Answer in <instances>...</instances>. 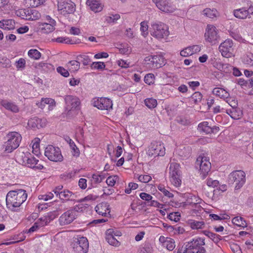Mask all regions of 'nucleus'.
Segmentation results:
<instances>
[{
	"instance_id": "obj_16",
	"label": "nucleus",
	"mask_w": 253,
	"mask_h": 253,
	"mask_svg": "<svg viewBox=\"0 0 253 253\" xmlns=\"http://www.w3.org/2000/svg\"><path fill=\"white\" fill-rule=\"evenodd\" d=\"M233 42L230 39L226 40L222 42L218 48L221 55L226 58L231 57L233 51Z\"/></svg>"
},
{
	"instance_id": "obj_31",
	"label": "nucleus",
	"mask_w": 253,
	"mask_h": 253,
	"mask_svg": "<svg viewBox=\"0 0 253 253\" xmlns=\"http://www.w3.org/2000/svg\"><path fill=\"white\" fill-rule=\"evenodd\" d=\"M165 65L164 58L160 55H154V60H152V65L156 68H159Z\"/></svg>"
},
{
	"instance_id": "obj_28",
	"label": "nucleus",
	"mask_w": 253,
	"mask_h": 253,
	"mask_svg": "<svg viewBox=\"0 0 253 253\" xmlns=\"http://www.w3.org/2000/svg\"><path fill=\"white\" fill-rule=\"evenodd\" d=\"M15 22L12 19H5L0 21V28L5 30L13 29Z\"/></svg>"
},
{
	"instance_id": "obj_7",
	"label": "nucleus",
	"mask_w": 253,
	"mask_h": 253,
	"mask_svg": "<svg viewBox=\"0 0 253 253\" xmlns=\"http://www.w3.org/2000/svg\"><path fill=\"white\" fill-rule=\"evenodd\" d=\"M18 162L22 165L32 169H42L43 168L42 165L38 164L39 160L30 153H22L18 158Z\"/></svg>"
},
{
	"instance_id": "obj_57",
	"label": "nucleus",
	"mask_w": 253,
	"mask_h": 253,
	"mask_svg": "<svg viewBox=\"0 0 253 253\" xmlns=\"http://www.w3.org/2000/svg\"><path fill=\"white\" fill-rule=\"evenodd\" d=\"M180 216V214L178 212H172L169 214L168 218L172 221L177 222L179 220Z\"/></svg>"
},
{
	"instance_id": "obj_35",
	"label": "nucleus",
	"mask_w": 253,
	"mask_h": 253,
	"mask_svg": "<svg viewBox=\"0 0 253 253\" xmlns=\"http://www.w3.org/2000/svg\"><path fill=\"white\" fill-rule=\"evenodd\" d=\"M51 220V218L49 215H45L39 218L36 223L40 228L47 225Z\"/></svg>"
},
{
	"instance_id": "obj_3",
	"label": "nucleus",
	"mask_w": 253,
	"mask_h": 253,
	"mask_svg": "<svg viewBox=\"0 0 253 253\" xmlns=\"http://www.w3.org/2000/svg\"><path fill=\"white\" fill-rule=\"evenodd\" d=\"M151 35L157 38L162 39L169 35L168 26L161 22H153L151 24Z\"/></svg>"
},
{
	"instance_id": "obj_34",
	"label": "nucleus",
	"mask_w": 253,
	"mask_h": 253,
	"mask_svg": "<svg viewBox=\"0 0 253 253\" xmlns=\"http://www.w3.org/2000/svg\"><path fill=\"white\" fill-rule=\"evenodd\" d=\"M169 174H181L180 170V165L175 162H171L169 164Z\"/></svg>"
},
{
	"instance_id": "obj_11",
	"label": "nucleus",
	"mask_w": 253,
	"mask_h": 253,
	"mask_svg": "<svg viewBox=\"0 0 253 253\" xmlns=\"http://www.w3.org/2000/svg\"><path fill=\"white\" fill-rule=\"evenodd\" d=\"M46 20L48 23H38L36 25L37 31L42 34H48L54 30L55 21L52 19L49 16H46Z\"/></svg>"
},
{
	"instance_id": "obj_55",
	"label": "nucleus",
	"mask_w": 253,
	"mask_h": 253,
	"mask_svg": "<svg viewBox=\"0 0 253 253\" xmlns=\"http://www.w3.org/2000/svg\"><path fill=\"white\" fill-rule=\"evenodd\" d=\"M118 177L116 175L109 176L106 181V183L110 186H113L116 183Z\"/></svg>"
},
{
	"instance_id": "obj_49",
	"label": "nucleus",
	"mask_w": 253,
	"mask_h": 253,
	"mask_svg": "<svg viewBox=\"0 0 253 253\" xmlns=\"http://www.w3.org/2000/svg\"><path fill=\"white\" fill-rule=\"evenodd\" d=\"M215 10L210 8H206L203 10V14L211 18L215 17Z\"/></svg>"
},
{
	"instance_id": "obj_30",
	"label": "nucleus",
	"mask_w": 253,
	"mask_h": 253,
	"mask_svg": "<svg viewBox=\"0 0 253 253\" xmlns=\"http://www.w3.org/2000/svg\"><path fill=\"white\" fill-rule=\"evenodd\" d=\"M58 197L63 201L72 200L74 198V194L68 190H64L61 192Z\"/></svg>"
},
{
	"instance_id": "obj_32",
	"label": "nucleus",
	"mask_w": 253,
	"mask_h": 253,
	"mask_svg": "<svg viewBox=\"0 0 253 253\" xmlns=\"http://www.w3.org/2000/svg\"><path fill=\"white\" fill-rule=\"evenodd\" d=\"M28 12L27 13V20H36L41 17V14L35 9L28 8Z\"/></svg>"
},
{
	"instance_id": "obj_8",
	"label": "nucleus",
	"mask_w": 253,
	"mask_h": 253,
	"mask_svg": "<svg viewBox=\"0 0 253 253\" xmlns=\"http://www.w3.org/2000/svg\"><path fill=\"white\" fill-rule=\"evenodd\" d=\"M80 209L79 206H76L63 213L59 219L60 224L67 225L72 222L78 216Z\"/></svg>"
},
{
	"instance_id": "obj_42",
	"label": "nucleus",
	"mask_w": 253,
	"mask_h": 253,
	"mask_svg": "<svg viewBox=\"0 0 253 253\" xmlns=\"http://www.w3.org/2000/svg\"><path fill=\"white\" fill-rule=\"evenodd\" d=\"M144 103L146 106L150 109H153L157 105V100L152 98L145 99Z\"/></svg>"
},
{
	"instance_id": "obj_17",
	"label": "nucleus",
	"mask_w": 253,
	"mask_h": 253,
	"mask_svg": "<svg viewBox=\"0 0 253 253\" xmlns=\"http://www.w3.org/2000/svg\"><path fill=\"white\" fill-rule=\"evenodd\" d=\"M157 7L161 11L171 13L174 11L175 7L169 0H153Z\"/></svg>"
},
{
	"instance_id": "obj_43",
	"label": "nucleus",
	"mask_w": 253,
	"mask_h": 253,
	"mask_svg": "<svg viewBox=\"0 0 253 253\" xmlns=\"http://www.w3.org/2000/svg\"><path fill=\"white\" fill-rule=\"evenodd\" d=\"M106 177L105 174H93L92 175V180L96 184L99 183Z\"/></svg>"
},
{
	"instance_id": "obj_29",
	"label": "nucleus",
	"mask_w": 253,
	"mask_h": 253,
	"mask_svg": "<svg viewBox=\"0 0 253 253\" xmlns=\"http://www.w3.org/2000/svg\"><path fill=\"white\" fill-rule=\"evenodd\" d=\"M233 14L235 17L240 19H245L248 16V12L245 7L235 9L233 11Z\"/></svg>"
},
{
	"instance_id": "obj_61",
	"label": "nucleus",
	"mask_w": 253,
	"mask_h": 253,
	"mask_svg": "<svg viewBox=\"0 0 253 253\" xmlns=\"http://www.w3.org/2000/svg\"><path fill=\"white\" fill-rule=\"evenodd\" d=\"M202 250L200 251L194 248L191 247H188L187 245H185V253H201Z\"/></svg>"
},
{
	"instance_id": "obj_5",
	"label": "nucleus",
	"mask_w": 253,
	"mask_h": 253,
	"mask_svg": "<svg viewBox=\"0 0 253 253\" xmlns=\"http://www.w3.org/2000/svg\"><path fill=\"white\" fill-rule=\"evenodd\" d=\"M67 115L72 116L77 114V110L80 105L79 99L72 95H66L64 98Z\"/></svg>"
},
{
	"instance_id": "obj_38",
	"label": "nucleus",
	"mask_w": 253,
	"mask_h": 253,
	"mask_svg": "<svg viewBox=\"0 0 253 253\" xmlns=\"http://www.w3.org/2000/svg\"><path fill=\"white\" fill-rule=\"evenodd\" d=\"M190 227L193 229H202L204 227L205 223L204 221L191 220L189 221Z\"/></svg>"
},
{
	"instance_id": "obj_6",
	"label": "nucleus",
	"mask_w": 253,
	"mask_h": 253,
	"mask_svg": "<svg viewBox=\"0 0 253 253\" xmlns=\"http://www.w3.org/2000/svg\"><path fill=\"white\" fill-rule=\"evenodd\" d=\"M196 167H199L201 177L203 179L205 178L211 169V164L209 158L204 155L199 156L196 162Z\"/></svg>"
},
{
	"instance_id": "obj_39",
	"label": "nucleus",
	"mask_w": 253,
	"mask_h": 253,
	"mask_svg": "<svg viewBox=\"0 0 253 253\" xmlns=\"http://www.w3.org/2000/svg\"><path fill=\"white\" fill-rule=\"evenodd\" d=\"M77 60L85 66L88 65L91 62L89 56L85 54L79 55L77 56Z\"/></svg>"
},
{
	"instance_id": "obj_48",
	"label": "nucleus",
	"mask_w": 253,
	"mask_h": 253,
	"mask_svg": "<svg viewBox=\"0 0 253 253\" xmlns=\"http://www.w3.org/2000/svg\"><path fill=\"white\" fill-rule=\"evenodd\" d=\"M91 67L92 69L102 70L105 68V64L102 62H94L91 64Z\"/></svg>"
},
{
	"instance_id": "obj_21",
	"label": "nucleus",
	"mask_w": 253,
	"mask_h": 253,
	"mask_svg": "<svg viewBox=\"0 0 253 253\" xmlns=\"http://www.w3.org/2000/svg\"><path fill=\"white\" fill-rule=\"evenodd\" d=\"M0 104L6 110L14 113H18L20 111V108L18 106L13 102L9 101L5 99H2L0 102Z\"/></svg>"
},
{
	"instance_id": "obj_45",
	"label": "nucleus",
	"mask_w": 253,
	"mask_h": 253,
	"mask_svg": "<svg viewBox=\"0 0 253 253\" xmlns=\"http://www.w3.org/2000/svg\"><path fill=\"white\" fill-rule=\"evenodd\" d=\"M40 139L39 138H35L34 140V142L33 144L32 148H33V153H34L35 155H38L40 154Z\"/></svg>"
},
{
	"instance_id": "obj_62",
	"label": "nucleus",
	"mask_w": 253,
	"mask_h": 253,
	"mask_svg": "<svg viewBox=\"0 0 253 253\" xmlns=\"http://www.w3.org/2000/svg\"><path fill=\"white\" fill-rule=\"evenodd\" d=\"M138 178L139 181L143 183H147L152 179L151 177L149 175H140Z\"/></svg>"
},
{
	"instance_id": "obj_46",
	"label": "nucleus",
	"mask_w": 253,
	"mask_h": 253,
	"mask_svg": "<svg viewBox=\"0 0 253 253\" xmlns=\"http://www.w3.org/2000/svg\"><path fill=\"white\" fill-rule=\"evenodd\" d=\"M28 12V9H20L15 11V14L22 19L27 20Z\"/></svg>"
},
{
	"instance_id": "obj_59",
	"label": "nucleus",
	"mask_w": 253,
	"mask_h": 253,
	"mask_svg": "<svg viewBox=\"0 0 253 253\" xmlns=\"http://www.w3.org/2000/svg\"><path fill=\"white\" fill-rule=\"evenodd\" d=\"M193 54L190 46L187 47L180 51V55L183 57H187Z\"/></svg>"
},
{
	"instance_id": "obj_54",
	"label": "nucleus",
	"mask_w": 253,
	"mask_h": 253,
	"mask_svg": "<svg viewBox=\"0 0 253 253\" xmlns=\"http://www.w3.org/2000/svg\"><path fill=\"white\" fill-rule=\"evenodd\" d=\"M243 62L249 66H253V55H247L244 57Z\"/></svg>"
},
{
	"instance_id": "obj_41",
	"label": "nucleus",
	"mask_w": 253,
	"mask_h": 253,
	"mask_svg": "<svg viewBox=\"0 0 253 253\" xmlns=\"http://www.w3.org/2000/svg\"><path fill=\"white\" fill-rule=\"evenodd\" d=\"M28 56L35 60H38L41 57V53L36 49H31L28 52Z\"/></svg>"
},
{
	"instance_id": "obj_15",
	"label": "nucleus",
	"mask_w": 253,
	"mask_h": 253,
	"mask_svg": "<svg viewBox=\"0 0 253 253\" xmlns=\"http://www.w3.org/2000/svg\"><path fill=\"white\" fill-rule=\"evenodd\" d=\"M148 153L151 156H163L165 154V148L160 142L154 141L151 143Z\"/></svg>"
},
{
	"instance_id": "obj_22",
	"label": "nucleus",
	"mask_w": 253,
	"mask_h": 253,
	"mask_svg": "<svg viewBox=\"0 0 253 253\" xmlns=\"http://www.w3.org/2000/svg\"><path fill=\"white\" fill-rule=\"evenodd\" d=\"M109 205L106 202H102L95 207L96 211L100 215L104 216L110 215V209Z\"/></svg>"
},
{
	"instance_id": "obj_26",
	"label": "nucleus",
	"mask_w": 253,
	"mask_h": 253,
	"mask_svg": "<svg viewBox=\"0 0 253 253\" xmlns=\"http://www.w3.org/2000/svg\"><path fill=\"white\" fill-rule=\"evenodd\" d=\"M36 104L39 108L41 109H43L45 107V105L48 104L49 105L48 109H52L53 106H54L55 105V101L54 100L51 98H42L41 101L40 102H37Z\"/></svg>"
},
{
	"instance_id": "obj_24",
	"label": "nucleus",
	"mask_w": 253,
	"mask_h": 253,
	"mask_svg": "<svg viewBox=\"0 0 253 253\" xmlns=\"http://www.w3.org/2000/svg\"><path fill=\"white\" fill-rule=\"evenodd\" d=\"M86 4L95 12H100L103 9V6L99 0H87Z\"/></svg>"
},
{
	"instance_id": "obj_1",
	"label": "nucleus",
	"mask_w": 253,
	"mask_h": 253,
	"mask_svg": "<svg viewBox=\"0 0 253 253\" xmlns=\"http://www.w3.org/2000/svg\"><path fill=\"white\" fill-rule=\"evenodd\" d=\"M27 194L23 189L10 191L6 195V203L7 208L14 211L15 208L19 207L26 201Z\"/></svg>"
},
{
	"instance_id": "obj_13",
	"label": "nucleus",
	"mask_w": 253,
	"mask_h": 253,
	"mask_svg": "<svg viewBox=\"0 0 253 253\" xmlns=\"http://www.w3.org/2000/svg\"><path fill=\"white\" fill-rule=\"evenodd\" d=\"M206 40L211 44H215L218 42L219 38L218 35V30L212 25H208L205 34Z\"/></svg>"
},
{
	"instance_id": "obj_37",
	"label": "nucleus",
	"mask_w": 253,
	"mask_h": 253,
	"mask_svg": "<svg viewBox=\"0 0 253 253\" xmlns=\"http://www.w3.org/2000/svg\"><path fill=\"white\" fill-rule=\"evenodd\" d=\"M69 70L72 72H75L79 70L80 62L77 60L70 61L67 64Z\"/></svg>"
},
{
	"instance_id": "obj_12",
	"label": "nucleus",
	"mask_w": 253,
	"mask_h": 253,
	"mask_svg": "<svg viewBox=\"0 0 253 253\" xmlns=\"http://www.w3.org/2000/svg\"><path fill=\"white\" fill-rule=\"evenodd\" d=\"M58 9L64 15L73 13L75 11V4L71 0H57Z\"/></svg>"
},
{
	"instance_id": "obj_20",
	"label": "nucleus",
	"mask_w": 253,
	"mask_h": 253,
	"mask_svg": "<svg viewBox=\"0 0 253 253\" xmlns=\"http://www.w3.org/2000/svg\"><path fill=\"white\" fill-rule=\"evenodd\" d=\"M45 125L46 120L45 119H40L36 117L31 118L28 122V126L33 129L43 127Z\"/></svg>"
},
{
	"instance_id": "obj_18",
	"label": "nucleus",
	"mask_w": 253,
	"mask_h": 253,
	"mask_svg": "<svg viewBox=\"0 0 253 253\" xmlns=\"http://www.w3.org/2000/svg\"><path fill=\"white\" fill-rule=\"evenodd\" d=\"M198 129L199 131L204 132L206 134L211 133L216 134L219 131V128L216 126L211 127L209 125L208 122H203L199 124Z\"/></svg>"
},
{
	"instance_id": "obj_2",
	"label": "nucleus",
	"mask_w": 253,
	"mask_h": 253,
	"mask_svg": "<svg viewBox=\"0 0 253 253\" xmlns=\"http://www.w3.org/2000/svg\"><path fill=\"white\" fill-rule=\"evenodd\" d=\"M5 138L6 141L2 145V149L5 153H9L19 146L22 137L17 132L12 131L9 132Z\"/></svg>"
},
{
	"instance_id": "obj_60",
	"label": "nucleus",
	"mask_w": 253,
	"mask_h": 253,
	"mask_svg": "<svg viewBox=\"0 0 253 253\" xmlns=\"http://www.w3.org/2000/svg\"><path fill=\"white\" fill-rule=\"evenodd\" d=\"M57 72L64 77H68L69 76V72L62 67L57 68Z\"/></svg>"
},
{
	"instance_id": "obj_10",
	"label": "nucleus",
	"mask_w": 253,
	"mask_h": 253,
	"mask_svg": "<svg viewBox=\"0 0 253 253\" xmlns=\"http://www.w3.org/2000/svg\"><path fill=\"white\" fill-rule=\"evenodd\" d=\"M72 246L74 251L78 253H86L88 251L89 244L85 237H79L74 240Z\"/></svg>"
},
{
	"instance_id": "obj_44",
	"label": "nucleus",
	"mask_w": 253,
	"mask_h": 253,
	"mask_svg": "<svg viewBox=\"0 0 253 253\" xmlns=\"http://www.w3.org/2000/svg\"><path fill=\"white\" fill-rule=\"evenodd\" d=\"M203 95L199 91L195 92L191 96V101L193 102L195 104H197L201 101Z\"/></svg>"
},
{
	"instance_id": "obj_25",
	"label": "nucleus",
	"mask_w": 253,
	"mask_h": 253,
	"mask_svg": "<svg viewBox=\"0 0 253 253\" xmlns=\"http://www.w3.org/2000/svg\"><path fill=\"white\" fill-rule=\"evenodd\" d=\"M226 113L234 120L239 119L243 115L242 110L237 107L226 109Z\"/></svg>"
},
{
	"instance_id": "obj_36",
	"label": "nucleus",
	"mask_w": 253,
	"mask_h": 253,
	"mask_svg": "<svg viewBox=\"0 0 253 253\" xmlns=\"http://www.w3.org/2000/svg\"><path fill=\"white\" fill-rule=\"evenodd\" d=\"M232 223L239 227H246L247 224L246 221L240 216H236L234 217L232 220Z\"/></svg>"
},
{
	"instance_id": "obj_53",
	"label": "nucleus",
	"mask_w": 253,
	"mask_h": 253,
	"mask_svg": "<svg viewBox=\"0 0 253 253\" xmlns=\"http://www.w3.org/2000/svg\"><path fill=\"white\" fill-rule=\"evenodd\" d=\"M25 65L26 61L23 58H20L15 62V66L17 69H23L25 68Z\"/></svg>"
},
{
	"instance_id": "obj_58",
	"label": "nucleus",
	"mask_w": 253,
	"mask_h": 253,
	"mask_svg": "<svg viewBox=\"0 0 253 253\" xmlns=\"http://www.w3.org/2000/svg\"><path fill=\"white\" fill-rule=\"evenodd\" d=\"M154 76L153 74H148L144 77V82L146 84H150L154 82Z\"/></svg>"
},
{
	"instance_id": "obj_27",
	"label": "nucleus",
	"mask_w": 253,
	"mask_h": 253,
	"mask_svg": "<svg viewBox=\"0 0 253 253\" xmlns=\"http://www.w3.org/2000/svg\"><path fill=\"white\" fill-rule=\"evenodd\" d=\"M212 93L224 100L228 99L230 96L229 93L226 90L219 87H215L212 90Z\"/></svg>"
},
{
	"instance_id": "obj_40",
	"label": "nucleus",
	"mask_w": 253,
	"mask_h": 253,
	"mask_svg": "<svg viewBox=\"0 0 253 253\" xmlns=\"http://www.w3.org/2000/svg\"><path fill=\"white\" fill-rule=\"evenodd\" d=\"M46 0H25L27 6L37 7L45 1Z\"/></svg>"
},
{
	"instance_id": "obj_9",
	"label": "nucleus",
	"mask_w": 253,
	"mask_h": 253,
	"mask_svg": "<svg viewBox=\"0 0 253 253\" xmlns=\"http://www.w3.org/2000/svg\"><path fill=\"white\" fill-rule=\"evenodd\" d=\"M44 155L53 162H61L63 158L60 148L51 145L45 148Z\"/></svg>"
},
{
	"instance_id": "obj_52",
	"label": "nucleus",
	"mask_w": 253,
	"mask_h": 253,
	"mask_svg": "<svg viewBox=\"0 0 253 253\" xmlns=\"http://www.w3.org/2000/svg\"><path fill=\"white\" fill-rule=\"evenodd\" d=\"M140 25H141L140 30L142 32V34L143 36L145 37L148 34V26L147 25V22L146 21H143L141 23Z\"/></svg>"
},
{
	"instance_id": "obj_14",
	"label": "nucleus",
	"mask_w": 253,
	"mask_h": 253,
	"mask_svg": "<svg viewBox=\"0 0 253 253\" xmlns=\"http://www.w3.org/2000/svg\"><path fill=\"white\" fill-rule=\"evenodd\" d=\"M93 105L102 110L110 111L112 109V100L106 97L95 98L93 99Z\"/></svg>"
},
{
	"instance_id": "obj_4",
	"label": "nucleus",
	"mask_w": 253,
	"mask_h": 253,
	"mask_svg": "<svg viewBox=\"0 0 253 253\" xmlns=\"http://www.w3.org/2000/svg\"><path fill=\"white\" fill-rule=\"evenodd\" d=\"M229 183L235 184V189L238 190L243 187L246 182V173L241 170H234L228 176Z\"/></svg>"
},
{
	"instance_id": "obj_50",
	"label": "nucleus",
	"mask_w": 253,
	"mask_h": 253,
	"mask_svg": "<svg viewBox=\"0 0 253 253\" xmlns=\"http://www.w3.org/2000/svg\"><path fill=\"white\" fill-rule=\"evenodd\" d=\"M158 189L159 191L162 192L165 196H167L169 198H172L173 197V195L171 193L169 192L168 190L166 189L164 185H159L158 186Z\"/></svg>"
},
{
	"instance_id": "obj_47",
	"label": "nucleus",
	"mask_w": 253,
	"mask_h": 253,
	"mask_svg": "<svg viewBox=\"0 0 253 253\" xmlns=\"http://www.w3.org/2000/svg\"><path fill=\"white\" fill-rule=\"evenodd\" d=\"M120 18L119 14H111L106 17L105 20L108 23H115Z\"/></svg>"
},
{
	"instance_id": "obj_56",
	"label": "nucleus",
	"mask_w": 253,
	"mask_h": 253,
	"mask_svg": "<svg viewBox=\"0 0 253 253\" xmlns=\"http://www.w3.org/2000/svg\"><path fill=\"white\" fill-rule=\"evenodd\" d=\"M138 188V184L135 183L130 182L128 184V187L125 189V193L130 194L132 190L136 189Z\"/></svg>"
},
{
	"instance_id": "obj_63",
	"label": "nucleus",
	"mask_w": 253,
	"mask_h": 253,
	"mask_svg": "<svg viewBox=\"0 0 253 253\" xmlns=\"http://www.w3.org/2000/svg\"><path fill=\"white\" fill-rule=\"evenodd\" d=\"M54 41L59 43H73L69 38L59 37L56 38Z\"/></svg>"
},
{
	"instance_id": "obj_33",
	"label": "nucleus",
	"mask_w": 253,
	"mask_h": 253,
	"mask_svg": "<svg viewBox=\"0 0 253 253\" xmlns=\"http://www.w3.org/2000/svg\"><path fill=\"white\" fill-rule=\"evenodd\" d=\"M181 175L172 173L169 174V180L171 184L175 187H178L181 184Z\"/></svg>"
},
{
	"instance_id": "obj_23",
	"label": "nucleus",
	"mask_w": 253,
	"mask_h": 253,
	"mask_svg": "<svg viewBox=\"0 0 253 253\" xmlns=\"http://www.w3.org/2000/svg\"><path fill=\"white\" fill-rule=\"evenodd\" d=\"M113 233H114V230H113V229H108L106 234V240L110 245L115 247H118L120 246V243L118 239L116 238Z\"/></svg>"
},
{
	"instance_id": "obj_51",
	"label": "nucleus",
	"mask_w": 253,
	"mask_h": 253,
	"mask_svg": "<svg viewBox=\"0 0 253 253\" xmlns=\"http://www.w3.org/2000/svg\"><path fill=\"white\" fill-rule=\"evenodd\" d=\"M165 244L167 249L169 251H172L175 247L174 242L172 239H169L166 240Z\"/></svg>"
},
{
	"instance_id": "obj_19",
	"label": "nucleus",
	"mask_w": 253,
	"mask_h": 253,
	"mask_svg": "<svg viewBox=\"0 0 253 253\" xmlns=\"http://www.w3.org/2000/svg\"><path fill=\"white\" fill-rule=\"evenodd\" d=\"M205 245V239L202 238L193 239L192 241L186 243L185 244V245H187L188 247L194 248L200 251L201 250H202L201 253H206V250L203 247Z\"/></svg>"
},
{
	"instance_id": "obj_64",
	"label": "nucleus",
	"mask_w": 253,
	"mask_h": 253,
	"mask_svg": "<svg viewBox=\"0 0 253 253\" xmlns=\"http://www.w3.org/2000/svg\"><path fill=\"white\" fill-rule=\"evenodd\" d=\"M207 184L209 187H215L219 185V181L209 178L207 180Z\"/></svg>"
}]
</instances>
